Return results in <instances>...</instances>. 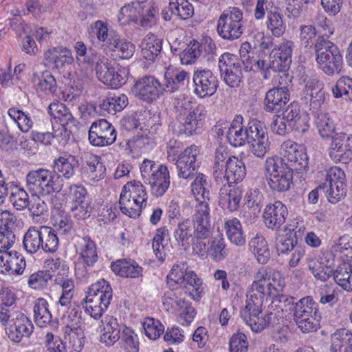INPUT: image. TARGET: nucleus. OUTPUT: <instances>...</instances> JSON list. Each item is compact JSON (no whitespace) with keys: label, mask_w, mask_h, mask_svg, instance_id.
<instances>
[{"label":"nucleus","mask_w":352,"mask_h":352,"mask_svg":"<svg viewBox=\"0 0 352 352\" xmlns=\"http://www.w3.org/2000/svg\"><path fill=\"white\" fill-rule=\"evenodd\" d=\"M16 217L8 210L0 211V253L8 250L15 241L14 230Z\"/></svg>","instance_id":"nucleus-24"},{"label":"nucleus","mask_w":352,"mask_h":352,"mask_svg":"<svg viewBox=\"0 0 352 352\" xmlns=\"http://www.w3.org/2000/svg\"><path fill=\"white\" fill-rule=\"evenodd\" d=\"M9 200L18 210L25 209L30 204L29 195L22 188L14 186L11 188Z\"/></svg>","instance_id":"nucleus-63"},{"label":"nucleus","mask_w":352,"mask_h":352,"mask_svg":"<svg viewBox=\"0 0 352 352\" xmlns=\"http://www.w3.org/2000/svg\"><path fill=\"white\" fill-rule=\"evenodd\" d=\"M297 244V240L294 234L289 231L283 235L276 236V249L278 255L287 254L295 250Z\"/></svg>","instance_id":"nucleus-58"},{"label":"nucleus","mask_w":352,"mask_h":352,"mask_svg":"<svg viewBox=\"0 0 352 352\" xmlns=\"http://www.w3.org/2000/svg\"><path fill=\"white\" fill-rule=\"evenodd\" d=\"M249 245L258 263L264 264L269 261L270 252L267 243L263 236L256 234L250 240Z\"/></svg>","instance_id":"nucleus-43"},{"label":"nucleus","mask_w":352,"mask_h":352,"mask_svg":"<svg viewBox=\"0 0 352 352\" xmlns=\"http://www.w3.org/2000/svg\"><path fill=\"white\" fill-rule=\"evenodd\" d=\"M294 298L285 294H278L274 297L271 307L278 312L289 313L294 311L295 307Z\"/></svg>","instance_id":"nucleus-64"},{"label":"nucleus","mask_w":352,"mask_h":352,"mask_svg":"<svg viewBox=\"0 0 352 352\" xmlns=\"http://www.w3.org/2000/svg\"><path fill=\"white\" fill-rule=\"evenodd\" d=\"M85 169L89 178L94 182L104 177L106 168L96 155H91L87 160Z\"/></svg>","instance_id":"nucleus-51"},{"label":"nucleus","mask_w":352,"mask_h":352,"mask_svg":"<svg viewBox=\"0 0 352 352\" xmlns=\"http://www.w3.org/2000/svg\"><path fill=\"white\" fill-rule=\"evenodd\" d=\"M201 45L196 40H192L180 54V60L183 65L194 63L201 56Z\"/></svg>","instance_id":"nucleus-60"},{"label":"nucleus","mask_w":352,"mask_h":352,"mask_svg":"<svg viewBox=\"0 0 352 352\" xmlns=\"http://www.w3.org/2000/svg\"><path fill=\"white\" fill-rule=\"evenodd\" d=\"M37 229L40 235V243H43L40 245L41 251L45 253L55 252L59 245V239L56 231L46 226H39Z\"/></svg>","instance_id":"nucleus-36"},{"label":"nucleus","mask_w":352,"mask_h":352,"mask_svg":"<svg viewBox=\"0 0 352 352\" xmlns=\"http://www.w3.org/2000/svg\"><path fill=\"white\" fill-rule=\"evenodd\" d=\"M194 234L195 226L192 221L186 219L178 223L174 231V237L180 245L187 246L190 244V240H193Z\"/></svg>","instance_id":"nucleus-42"},{"label":"nucleus","mask_w":352,"mask_h":352,"mask_svg":"<svg viewBox=\"0 0 352 352\" xmlns=\"http://www.w3.org/2000/svg\"><path fill=\"white\" fill-rule=\"evenodd\" d=\"M48 113L58 120L60 126H77L78 122L65 104L58 101L52 102L48 107Z\"/></svg>","instance_id":"nucleus-32"},{"label":"nucleus","mask_w":352,"mask_h":352,"mask_svg":"<svg viewBox=\"0 0 352 352\" xmlns=\"http://www.w3.org/2000/svg\"><path fill=\"white\" fill-rule=\"evenodd\" d=\"M281 157H274L279 166L291 171L302 173L307 170L308 157L305 148L296 142L285 141L280 147Z\"/></svg>","instance_id":"nucleus-9"},{"label":"nucleus","mask_w":352,"mask_h":352,"mask_svg":"<svg viewBox=\"0 0 352 352\" xmlns=\"http://www.w3.org/2000/svg\"><path fill=\"white\" fill-rule=\"evenodd\" d=\"M162 43L163 40L157 35L152 33L146 34L140 44L143 58L149 63H153L161 53Z\"/></svg>","instance_id":"nucleus-29"},{"label":"nucleus","mask_w":352,"mask_h":352,"mask_svg":"<svg viewBox=\"0 0 352 352\" xmlns=\"http://www.w3.org/2000/svg\"><path fill=\"white\" fill-rule=\"evenodd\" d=\"M56 50H49L45 53V58L53 62L57 69L63 68L66 64L70 65L73 63L74 58L69 50L65 48L61 50L57 54Z\"/></svg>","instance_id":"nucleus-56"},{"label":"nucleus","mask_w":352,"mask_h":352,"mask_svg":"<svg viewBox=\"0 0 352 352\" xmlns=\"http://www.w3.org/2000/svg\"><path fill=\"white\" fill-rule=\"evenodd\" d=\"M189 73L184 70H170L167 69L164 74V86L166 92L173 93L177 91L181 86L188 82Z\"/></svg>","instance_id":"nucleus-35"},{"label":"nucleus","mask_w":352,"mask_h":352,"mask_svg":"<svg viewBox=\"0 0 352 352\" xmlns=\"http://www.w3.org/2000/svg\"><path fill=\"white\" fill-rule=\"evenodd\" d=\"M208 243V254L214 261H221L228 256V249L223 239H215Z\"/></svg>","instance_id":"nucleus-62"},{"label":"nucleus","mask_w":352,"mask_h":352,"mask_svg":"<svg viewBox=\"0 0 352 352\" xmlns=\"http://www.w3.org/2000/svg\"><path fill=\"white\" fill-rule=\"evenodd\" d=\"M206 177L202 173H199L191 185L192 192L198 204L210 201V191L206 188Z\"/></svg>","instance_id":"nucleus-50"},{"label":"nucleus","mask_w":352,"mask_h":352,"mask_svg":"<svg viewBox=\"0 0 352 352\" xmlns=\"http://www.w3.org/2000/svg\"><path fill=\"white\" fill-rule=\"evenodd\" d=\"M298 104H290L283 113V116L292 127L297 131L305 133L308 131L307 117L302 116Z\"/></svg>","instance_id":"nucleus-33"},{"label":"nucleus","mask_w":352,"mask_h":352,"mask_svg":"<svg viewBox=\"0 0 352 352\" xmlns=\"http://www.w3.org/2000/svg\"><path fill=\"white\" fill-rule=\"evenodd\" d=\"M128 8L131 9V12L134 9L140 13L139 19H136V23L141 27L151 28L156 23L157 10L154 7L146 6L139 1H133L129 4L128 8H122V10Z\"/></svg>","instance_id":"nucleus-30"},{"label":"nucleus","mask_w":352,"mask_h":352,"mask_svg":"<svg viewBox=\"0 0 352 352\" xmlns=\"http://www.w3.org/2000/svg\"><path fill=\"white\" fill-rule=\"evenodd\" d=\"M267 183L274 191L285 192L292 183L293 172L278 165L274 157H267L265 162Z\"/></svg>","instance_id":"nucleus-11"},{"label":"nucleus","mask_w":352,"mask_h":352,"mask_svg":"<svg viewBox=\"0 0 352 352\" xmlns=\"http://www.w3.org/2000/svg\"><path fill=\"white\" fill-rule=\"evenodd\" d=\"M318 304L311 296H306L295 303L294 320L316 316Z\"/></svg>","instance_id":"nucleus-45"},{"label":"nucleus","mask_w":352,"mask_h":352,"mask_svg":"<svg viewBox=\"0 0 352 352\" xmlns=\"http://www.w3.org/2000/svg\"><path fill=\"white\" fill-rule=\"evenodd\" d=\"M144 182L151 186V193L156 197L162 196L170 186V173L168 167L157 164L155 162L145 159L140 166Z\"/></svg>","instance_id":"nucleus-7"},{"label":"nucleus","mask_w":352,"mask_h":352,"mask_svg":"<svg viewBox=\"0 0 352 352\" xmlns=\"http://www.w3.org/2000/svg\"><path fill=\"white\" fill-rule=\"evenodd\" d=\"M219 190V202L222 207L230 212L238 210L243 195V190L240 186L233 187L226 184H221Z\"/></svg>","instance_id":"nucleus-28"},{"label":"nucleus","mask_w":352,"mask_h":352,"mask_svg":"<svg viewBox=\"0 0 352 352\" xmlns=\"http://www.w3.org/2000/svg\"><path fill=\"white\" fill-rule=\"evenodd\" d=\"M109 45L111 47L112 51L116 53L117 56L120 58L128 59L135 52V47L134 44L121 39L118 34L111 38Z\"/></svg>","instance_id":"nucleus-47"},{"label":"nucleus","mask_w":352,"mask_h":352,"mask_svg":"<svg viewBox=\"0 0 352 352\" xmlns=\"http://www.w3.org/2000/svg\"><path fill=\"white\" fill-rule=\"evenodd\" d=\"M315 124L319 134L322 138H331L334 135L335 124L327 113H318L314 116Z\"/></svg>","instance_id":"nucleus-54"},{"label":"nucleus","mask_w":352,"mask_h":352,"mask_svg":"<svg viewBox=\"0 0 352 352\" xmlns=\"http://www.w3.org/2000/svg\"><path fill=\"white\" fill-rule=\"evenodd\" d=\"M265 14L267 30L274 36H283L286 30V23L281 9L274 6L272 3H267L265 0H257L254 12V18L256 20H261L264 19Z\"/></svg>","instance_id":"nucleus-10"},{"label":"nucleus","mask_w":352,"mask_h":352,"mask_svg":"<svg viewBox=\"0 0 352 352\" xmlns=\"http://www.w3.org/2000/svg\"><path fill=\"white\" fill-rule=\"evenodd\" d=\"M271 89L265 94L264 109L267 112L277 113L285 107L289 100L288 89L285 86Z\"/></svg>","instance_id":"nucleus-25"},{"label":"nucleus","mask_w":352,"mask_h":352,"mask_svg":"<svg viewBox=\"0 0 352 352\" xmlns=\"http://www.w3.org/2000/svg\"><path fill=\"white\" fill-rule=\"evenodd\" d=\"M33 311L34 321L38 327H46L52 322V316L49 310L48 302L45 299L38 298L34 304Z\"/></svg>","instance_id":"nucleus-44"},{"label":"nucleus","mask_w":352,"mask_h":352,"mask_svg":"<svg viewBox=\"0 0 352 352\" xmlns=\"http://www.w3.org/2000/svg\"><path fill=\"white\" fill-rule=\"evenodd\" d=\"M38 226L30 227L23 236V245L27 252L35 254L40 252V235Z\"/></svg>","instance_id":"nucleus-52"},{"label":"nucleus","mask_w":352,"mask_h":352,"mask_svg":"<svg viewBox=\"0 0 352 352\" xmlns=\"http://www.w3.org/2000/svg\"><path fill=\"white\" fill-rule=\"evenodd\" d=\"M224 229L228 239L232 243L238 246L245 244V238L241 224L237 218L226 219L224 223Z\"/></svg>","instance_id":"nucleus-41"},{"label":"nucleus","mask_w":352,"mask_h":352,"mask_svg":"<svg viewBox=\"0 0 352 352\" xmlns=\"http://www.w3.org/2000/svg\"><path fill=\"white\" fill-rule=\"evenodd\" d=\"M25 179L26 187L33 196L45 197L61 189L59 176L47 168L32 170L28 173Z\"/></svg>","instance_id":"nucleus-6"},{"label":"nucleus","mask_w":352,"mask_h":352,"mask_svg":"<svg viewBox=\"0 0 352 352\" xmlns=\"http://www.w3.org/2000/svg\"><path fill=\"white\" fill-rule=\"evenodd\" d=\"M305 91L310 96V109L312 110L314 116L318 113H322L320 108L324 100V91L318 86L307 85Z\"/></svg>","instance_id":"nucleus-55"},{"label":"nucleus","mask_w":352,"mask_h":352,"mask_svg":"<svg viewBox=\"0 0 352 352\" xmlns=\"http://www.w3.org/2000/svg\"><path fill=\"white\" fill-rule=\"evenodd\" d=\"M331 91L336 98L344 96L346 100H352V78L347 76H342L332 87Z\"/></svg>","instance_id":"nucleus-57"},{"label":"nucleus","mask_w":352,"mask_h":352,"mask_svg":"<svg viewBox=\"0 0 352 352\" xmlns=\"http://www.w3.org/2000/svg\"><path fill=\"white\" fill-rule=\"evenodd\" d=\"M317 30L313 25H301L298 28V39L300 44L305 49L309 50L313 47Z\"/></svg>","instance_id":"nucleus-59"},{"label":"nucleus","mask_w":352,"mask_h":352,"mask_svg":"<svg viewBox=\"0 0 352 352\" xmlns=\"http://www.w3.org/2000/svg\"><path fill=\"white\" fill-rule=\"evenodd\" d=\"M108 27V23L101 20L92 23L87 29L90 41L94 43V40L97 38L100 42L109 45L111 38L116 36V34L109 32Z\"/></svg>","instance_id":"nucleus-39"},{"label":"nucleus","mask_w":352,"mask_h":352,"mask_svg":"<svg viewBox=\"0 0 352 352\" xmlns=\"http://www.w3.org/2000/svg\"><path fill=\"white\" fill-rule=\"evenodd\" d=\"M241 115L235 116L227 132V138L234 147L241 146L247 142L251 143L252 151L258 157H263L270 148L268 134L263 124L256 120H250L246 126L243 124Z\"/></svg>","instance_id":"nucleus-2"},{"label":"nucleus","mask_w":352,"mask_h":352,"mask_svg":"<svg viewBox=\"0 0 352 352\" xmlns=\"http://www.w3.org/2000/svg\"><path fill=\"white\" fill-rule=\"evenodd\" d=\"M242 63L236 56L230 53L223 54L219 59L221 76L230 87H238L242 80Z\"/></svg>","instance_id":"nucleus-15"},{"label":"nucleus","mask_w":352,"mask_h":352,"mask_svg":"<svg viewBox=\"0 0 352 352\" xmlns=\"http://www.w3.org/2000/svg\"><path fill=\"white\" fill-rule=\"evenodd\" d=\"M79 254L88 267H93L98 260L96 243L89 236L83 237L79 242Z\"/></svg>","instance_id":"nucleus-38"},{"label":"nucleus","mask_w":352,"mask_h":352,"mask_svg":"<svg viewBox=\"0 0 352 352\" xmlns=\"http://www.w3.org/2000/svg\"><path fill=\"white\" fill-rule=\"evenodd\" d=\"M34 82L37 91L52 95L57 90L55 78L49 72H43L41 76L34 75Z\"/></svg>","instance_id":"nucleus-48"},{"label":"nucleus","mask_w":352,"mask_h":352,"mask_svg":"<svg viewBox=\"0 0 352 352\" xmlns=\"http://www.w3.org/2000/svg\"><path fill=\"white\" fill-rule=\"evenodd\" d=\"M226 147L219 145L214 154L213 177L215 182H219L223 177L221 170L225 168L226 162L230 157Z\"/></svg>","instance_id":"nucleus-53"},{"label":"nucleus","mask_w":352,"mask_h":352,"mask_svg":"<svg viewBox=\"0 0 352 352\" xmlns=\"http://www.w3.org/2000/svg\"><path fill=\"white\" fill-rule=\"evenodd\" d=\"M192 101L184 96L175 98L174 107L179 112L177 120L172 123L174 133L192 135L196 130L202 125V121L206 116V107L204 104H198L195 108L192 107Z\"/></svg>","instance_id":"nucleus-3"},{"label":"nucleus","mask_w":352,"mask_h":352,"mask_svg":"<svg viewBox=\"0 0 352 352\" xmlns=\"http://www.w3.org/2000/svg\"><path fill=\"white\" fill-rule=\"evenodd\" d=\"M316 58L319 68L327 76L339 74L342 68V56L338 47H333Z\"/></svg>","instance_id":"nucleus-26"},{"label":"nucleus","mask_w":352,"mask_h":352,"mask_svg":"<svg viewBox=\"0 0 352 352\" xmlns=\"http://www.w3.org/2000/svg\"><path fill=\"white\" fill-rule=\"evenodd\" d=\"M116 135L114 126L105 119H100L91 124L89 140L95 146H109L116 142Z\"/></svg>","instance_id":"nucleus-17"},{"label":"nucleus","mask_w":352,"mask_h":352,"mask_svg":"<svg viewBox=\"0 0 352 352\" xmlns=\"http://www.w3.org/2000/svg\"><path fill=\"white\" fill-rule=\"evenodd\" d=\"M335 282L346 291L352 290V266L346 263L340 265L333 272Z\"/></svg>","instance_id":"nucleus-49"},{"label":"nucleus","mask_w":352,"mask_h":352,"mask_svg":"<svg viewBox=\"0 0 352 352\" xmlns=\"http://www.w3.org/2000/svg\"><path fill=\"white\" fill-rule=\"evenodd\" d=\"M96 74L99 80L111 88H117L124 83V78L115 71V68L108 63V59L100 54L95 61Z\"/></svg>","instance_id":"nucleus-21"},{"label":"nucleus","mask_w":352,"mask_h":352,"mask_svg":"<svg viewBox=\"0 0 352 352\" xmlns=\"http://www.w3.org/2000/svg\"><path fill=\"white\" fill-rule=\"evenodd\" d=\"M165 91L164 84L153 76H145L138 79L132 87L135 96L148 103L159 98Z\"/></svg>","instance_id":"nucleus-16"},{"label":"nucleus","mask_w":352,"mask_h":352,"mask_svg":"<svg viewBox=\"0 0 352 352\" xmlns=\"http://www.w3.org/2000/svg\"><path fill=\"white\" fill-rule=\"evenodd\" d=\"M192 80L194 93L200 98L212 96L217 90V77L209 69L197 70L194 72Z\"/></svg>","instance_id":"nucleus-20"},{"label":"nucleus","mask_w":352,"mask_h":352,"mask_svg":"<svg viewBox=\"0 0 352 352\" xmlns=\"http://www.w3.org/2000/svg\"><path fill=\"white\" fill-rule=\"evenodd\" d=\"M330 159L335 163L348 164L352 161V134L337 133L332 136L328 149Z\"/></svg>","instance_id":"nucleus-14"},{"label":"nucleus","mask_w":352,"mask_h":352,"mask_svg":"<svg viewBox=\"0 0 352 352\" xmlns=\"http://www.w3.org/2000/svg\"><path fill=\"white\" fill-rule=\"evenodd\" d=\"M112 289L109 283L102 279L89 287L87 295L82 300V304L85 301L87 305L108 307L112 299Z\"/></svg>","instance_id":"nucleus-19"},{"label":"nucleus","mask_w":352,"mask_h":352,"mask_svg":"<svg viewBox=\"0 0 352 352\" xmlns=\"http://www.w3.org/2000/svg\"><path fill=\"white\" fill-rule=\"evenodd\" d=\"M346 179L344 170L336 166L331 167L326 175V182L319 188L325 190L331 203L336 204L346 195Z\"/></svg>","instance_id":"nucleus-12"},{"label":"nucleus","mask_w":352,"mask_h":352,"mask_svg":"<svg viewBox=\"0 0 352 352\" xmlns=\"http://www.w3.org/2000/svg\"><path fill=\"white\" fill-rule=\"evenodd\" d=\"M287 214V207L281 201H276L266 206L263 213L265 224L268 228L277 230L285 223Z\"/></svg>","instance_id":"nucleus-27"},{"label":"nucleus","mask_w":352,"mask_h":352,"mask_svg":"<svg viewBox=\"0 0 352 352\" xmlns=\"http://www.w3.org/2000/svg\"><path fill=\"white\" fill-rule=\"evenodd\" d=\"M78 167V162L74 157L66 158L60 157L54 162V169L55 173L60 177L62 175L67 179L71 178L75 173Z\"/></svg>","instance_id":"nucleus-46"},{"label":"nucleus","mask_w":352,"mask_h":352,"mask_svg":"<svg viewBox=\"0 0 352 352\" xmlns=\"http://www.w3.org/2000/svg\"><path fill=\"white\" fill-rule=\"evenodd\" d=\"M293 43L288 41L281 44L278 48L273 49L268 56L263 54L258 58H253L254 63L251 66L252 70L264 72L263 78H269L270 71L281 72L278 75L280 85L283 82L280 79L287 78L285 72L289 68L292 63V53Z\"/></svg>","instance_id":"nucleus-4"},{"label":"nucleus","mask_w":352,"mask_h":352,"mask_svg":"<svg viewBox=\"0 0 352 352\" xmlns=\"http://www.w3.org/2000/svg\"><path fill=\"white\" fill-rule=\"evenodd\" d=\"M111 267L116 274L122 277L135 278L142 276V267L133 260H118L112 263Z\"/></svg>","instance_id":"nucleus-34"},{"label":"nucleus","mask_w":352,"mask_h":352,"mask_svg":"<svg viewBox=\"0 0 352 352\" xmlns=\"http://www.w3.org/2000/svg\"><path fill=\"white\" fill-rule=\"evenodd\" d=\"M100 342L107 346H113L120 338L121 327L116 318L107 316L102 320Z\"/></svg>","instance_id":"nucleus-31"},{"label":"nucleus","mask_w":352,"mask_h":352,"mask_svg":"<svg viewBox=\"0 0 352 352\" xmlns=\"http://www.w3.org/2000/svg\"><path fill=\"white\" fill-rule=\"evenodd\" d=\"M167 284L173 289H186L190 287L199 292L201 281L192 271H187L186 263L181 262L173 265L167 276Z\"/></svg>","instance_id":"nucleus-13"},{"label":"nucleus","mask_w":352,"mask_h":352,"mask_svg":"<svg viewBox=\"0 0 352 352\" xmlns=\"http://www.w3.org/2000/svg\"><path fill=\"white\" fill-rule=\"evenodd\" d=\"M351 349L352 333L347 329H338L331 336V352H347Z\"/></svg>","instance_id":"nucleus-40"},{"label":"nucleus","mask_w":352,"mask_h":352,"mask_svg":"<svg viewBox=\"0 0 352 352\" xmlns=\"http://www.w3.org/2000/svg\"><path fill=\"white\" fill-rule=\"evenodd\" d=\"M222 176L217 184H223L232 186L233 184L241 182L246 175V168L243 162L237 157L231 156L226 162L225 168L221 170Z\"/></svg>","instance_id":"nucleus-22"},{"label":"nucleus","mask_w":352,"mask_h":352,"mask_svg":"<svg viewBox=\"0 0 352 352\" xmlns=\"http://www.w3.org/2000/svg\"><path fill=\"white\" fill-rule=\"evenodd\" d=\"M67 322L65 333L70 336L72 333L78 334L82 333L81 325L82 324V311L79 307L73 308L67 317Z\"/></svg>","instance_id":"nucleus-61"},{"label":"nucleus","mask_w":352,"mask_h":352,"mask_svg":"<svg viewBox=\"0 0 352 352\" xmlns=\"http://www.w3.org/2000/svg\"><path fill=\"white\" fill-rule=\"evenodd\" d=\"M199 153L198 148L190 146L179 154L176 161L178 176L185 179H192L195 175L196 158Z\"/></svg>","instance_id":"nucleus-23"},{"label":"nucleus","mask_w":352,"mask_h":352,"mask_svg":"<svg viewBox=\"0 0 352 352\" xmlns=\"http://www.w3.org/2000/svg\"><path fill=\"white\" fill-rule=\"evenodd\" d=\"M267 272L261 268L254 276L251 289L247 294L246 305L240 315L243 321L254 332L263 331L270 324V314H264L262 306L265 297L270 295V283L266 279Z\"/></svg>","instance_id":"nucleus-1"},{"label":"nucleus","mask_w":352,"mask_h":352,"mask_svg":"<svg viewBox=\"0 0 352 352\" xmlns=\"http://www.w3.org/2000/svg\"><path fill=\"white\" fill-rule=\"evenodd\" d=\"M120 209L121 212L131 218L138 217L142 209L146 206V203L137 199H133L126 192H121L119 199Z\"/></svg>","instance_id":"nucleus-37"},{"label":"nucleus","mask_w":352,"mask_h":352,"mask_svg":"<svg viewBox=\"0 0 352 352\" xmlns=\"http://www.w3.org/2000/svg\"><path fill=\"white\" fill-rule=\"evenodd\" d=\"M243 12L238 7H230L220 14L217 23V34L223 40L233 41L243 34Z\"/></svg>","instance_id":"nucleus-8"},{"label":"nucleus","mask_w":352,"mask_h":352,"mask_svg":"<svg viewBox=\"0 0 352 352\" xmlns=\"http://www.w3.org/2000/svg\"><path fill=\"white\" fill-rule=\"evenodd\" d=\"M0 322L8 339L14 343L29 338L34 329L28 317L14 308L1 307Z\"/></svg>","instance_id":"nucleus-5"},{"label":"nucleus","mask_w":352,"mask_h":352,"mask_svg":"<svg viewBox=\"0 0 352 352\" xmlns=\"http://www.w3.org/2000/svg\"><path fill=\"white\" fill-rule=\"evenodd\" d=\"M197 204L195 206V213L193 216L192 223L195 226L194 238L197 240L206 239L212 232L210 222V208L209 203Z\"/></svg>","instance_id":"nucleus-18"}]
</instances>
